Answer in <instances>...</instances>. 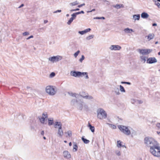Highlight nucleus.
I'll return each instance as SVG.
<instances>
[{"instance_id":"6","label":"nucleus","mask_w":160,"mask_h":160,"mask_svg":"<svg viewBox=\"0 0 160 160\" xmlns=\"http://www.w3.org/2000/svg\"><path fill=\"white\" fill-rule=\"evenodd\" d=\"M46 91L49 94L53 95L55 94L56 91L52 86H47L46 88Z\"/></svg>"},{"instance_id":"51","label":"nucleus","mask_w":160,"mask_h":160,"mask_svg":"<svg viewBox=\"0 0 160 160\" xmlns=\"http://www.w3.org/2000/svg\"><path fill=\"white\" fill-rule=\"evenodd\" d=\"M121 83L122 84L123 83H125V84H127L128 85H130L131 84L130 82H121Z\"/></svg>"},{"instance_id":"28","label":"nucleus","mask_w":160,"mask_h":160,"mask_svg":"<svg viewBox=\"0 0 160 160\" xmlns=\"http://www.w3.org/2000/svg\"><path fill=\"white\" fill-rule=\"evenodd\" d=\"M82 139L85 143L88 144L90 142L89 140L84 138L83 137H82Z\"/></svg>"},{"instance_id":"11","label":"nucleus","mask_w":160,"mask_h":160,"mask_svg":"<svg viewBox=\"0 0 160 160\" xmlns=\"http://www.w3.org/2000/svg\"><path fill=\"white\" fill-rule=\"evenodd\" d=\"M157 62V60L155 57H150L147 60V63L149 64L155 63Z\"/></svg>"},{"instance_id":"42","label":"nucleus","mask_w":160,"mask_h":160,"mask_svg":"<svg viewBox=\"0 0 160 160\" xmlns=\"http://www.w3.org/2000/svg\"><path fill=\"white\" fill-rule=\"evenodd\" d=\"M55 75V74L54 72H52L50 75V78H52L54 77Z\"/></svg>"},{"instance_id":"17","label":"nucleus","mask_w":160,"mask_h":160,"mask_svg":"<svg viewBox=\"0 0 160 160\" xmlns=\"http://www.w3.org/2000/svg\"><path fill=\"white\" fill-rule=\"evenodd\" d=\"M68 94L71 96L75 97L76 98H79V95L75 93H72L71 92H68Z\"/></svg>"},{"instance_id":"25","label":"nucleus","mask_w":160,"mask_h":160,"mask_svg":"<svg viewBox=\"0 0 160 160\" xmlns=\"http://www.w3.org/2000/svg\"><path fill=\"white\" fill-rule=\"evenodd\" d=\"M54 123L53 122V119L52 118H49L48 119V124L49 126L52 125Z\"/></svg>"},{"instance_id":"26","label":"nucleus","mask_w":160,"mask_h":160,"mask_svg":"<svg viewBox=\"0 0 160 160\" xmlns=\"http://www.w3.org/2000/svg\"><path fill=\"white\" fill-rule=\"evenodd\" d=\"M79 100H78L77 99H72L71 101V104L72 105H74L77 103L78 104Z\"/></svg>"},{"instance_id":"36","label":"nucleus","mask_w":160,"mask_h":160,"mask_svg":"<svg viewBox=\"0 0 160 160\" xmlns=\"http://www.w3.org/2000/svg\"><path fill=\"white\" fill-rule=\"evenodd\" d=\"M108 125H109L110 127L113 129H115L116 128V127L115 125L109 123H108Z\"/></svg>"},{"instance_id":"30","label":"nucleus","mask_w":160,"mask_h":160,"mask_svg":"<svg viewBox=\"0 0 160 160\" xmlns=\"http://www.w3.org/2000/svg\"><path fill=\"white\" fill-rule=\"evenodd\" d=\"M78 147L76 144L73 145V152H76L78 150Z\"/></svg>"},{"instance_id":"16","label":"nucleus","mask_w":160,"mask_h":160,"mask_svg":"<svg viewBox=\"0 0 160 160\" xmlns=\"http://www.w3.org/2000/svg\"><path fill=\"white\" fill-rule=\"evenodd\" d=\"M54 127L55 128L61 129L62 128V125L60 122H55L54 123Z\"/></svg>"},{"instance_id":"43","label":"nucleus","mask_w":160,"mask_h":160,"mask_svg":"<svg viewBox=\"0 0 160 160\" xmlns=\"http://www.w3.org/2000/svg\"><path fill=\"white\" fill-rule=\"evenodd\" d=\"M76 15L75 13H74L71 15L72 17L74 19H75L76 17Z\"/></svg>"},{"instance_id":"58","label":"nucleus","mask_w":160,"mask_h":160,"mask_svg":"<svg viewBox=\"0 0 160 160\" xmlns=\"http://www.w3.org/2000/svg\"><path fill=\"white\" fill-rule=\"evenodd\" d=\"M75 13L76 14V15H78L79 14H80V12H76V13Z\"/></svg>"},{"instance_id":"34","label":"nucleus","mask_w":160,"mask_h":160,"mask_svg":"<svg viewBox=\"0 0 160 160\" xmlns=\"http://www.w3.org/2000/svg\"><path fill=\"white\" fill-rule=\"evenodd\" d=\"M94 36V35H89V36L87 37L86 38V39L87 40H89L92 39V38H93Z\"/></svg>"},{"instance_id":"38","label":"nucleus","mask_w":160,"mask_h":160,"mask_svg":"<svg viewBox=\"0 0 160 160\" xmlns=\"http://www.w3.org/2000/svg\"><path fill=\"white\" fill-rule=\"evenodd\" d=\"M102 2L104 3V4H106L107 5H109L110 4L109 1H107V0H102Z\"/></svg>"},{"instance_id":"49","label":"nucleus","mask_w":160,"mask_h":160,"mask_svg":"<svg viewBox=\"0 0 160 160\" xmlns=\"http://www.w3.org/2000/svg\"><path fill=\"white\" fill-rule=\"evenodd\" d=\"M136 102L139 104H142L143 102L141 100H137Z\"/></svg>"},{"instance_id":"50","label":"nucleus","mask_w":160,"mask_h":160,"mask_svg":"<svg viewBox=\"0 0 160 160\" xmlns=\"http://www.w3.org/2000/svg\"><path fill=\"white\" fill-rule=\"evenodd\" d=\"M115 92L117 95H119L120 94L118 89H117V90L115 91Z\"/></svg>"},{"instance_id":"13","label":"nucleus","mask_w":160,"mask_h":160,"mask_svg":"<svg viewBox=\"0 0 160 160\" xmlns=\"http://www.w3.org/2000/svg\"><path fill=\"white\" fill-rule=\"evenodd\" d=\"M85 103L82 100H80L77 104V108L78 109L80 110H83V107L82 106H83V104Z\"/></svg>"},{"instance_id":"40","label":"nucleus","mask_w":160,"mask_h":160,"mask_svg":"<svg viewBox=\"0 0 160 160\" xmlns=\"http://www.w3.org/2000/svg\"><path fill=\"white\" fill-rule=\"evenodd\" d=\"M84 58L85 57L83 55H82L81 58L79 59V61L80 62H82Z\"/></svg>"},{"instance_id":"15","label":"nucleus","mask_w":160,"mask_h":160,"mask_svg":"<svg viewBox=\"0 0 160 160\" xmlns=\"http://www.w3.org/2000/svg\"><path fill=\"white\" fill-rule=\"evenodd\" d=\"M154 36V34L153 33H152L149 34L148 35L146 36L145 38L148 41H149L151 39H153Z\"/></svg>"},{"instance_id":"39","label":"nucleus","mask_w":160,"mask_h":160,"mask_svg":"<svg viewBox=\"0 0 160 160\" xmlns=\"http://www.w3.org/2000/svg\"><path fill=\"white\" fill-rule=\"evenodd\" d=\"M94 19H105V18L104 17H97L94 18Z\"/></svg>"},{"instance_id":"8","label":"nucleus","mask_w":160,"mask_h":160,"mask_svg":"<svg viewBox=\"0 0 160 160\" xmlns=\"http://www.w3.org/2000/svg\"><path fill=\"white\" fill-rule=\"evenodd\" d=\"M62 56L58 55L56 56L50 57L48 59L49 61L53 63L59 61L62 59Z\"/></svg>"},{"instance_id":"56","label":"nucleus","mask_w":160,"mask_h":160,"mask_svg":"<svg viewBox=\"0 0 160 160\" xmlns=\"http://www.w3.org/2000/svg\"><path fill=\"white\" fill-rule=\"evenodd\" d=\"M24 6V4H22L20 6L18 7V8H20L21 7H23Z\"/></svg>"},{"instance_id":"55","label":"nucleus","mask_w":160,"mask_h":160,"mask_svg":"<svg viewBox=\"0 0 160 160\" xmlns=\"http://www.w3.org/2000/svg\"><path fill=\"white\" fill-rule=\"evenodd\" d=\"M156 126L158 128H160V123H158L157 124Z\"/></svg>"},{"instance_id":"5","label":"nucleus","mask_w":160,"mask_h":160,"mask_svg":"<svg viewBox=\"0 0 160 160\" xmlns=\"http://www.w3.org/2000/svg\"><path fill=\"white\" fill-rule=\"evenodd\" d=\"M118 128L120 130L127 135H129L131 133V131L128 127L123 125H119L118 126Z\"/></svg>"},{"instance_id":"48","label":"nucleus","mask_w":160,"mask_h":160,"mask_svg":"<svg viewBox=\"0 0 160 160\" xmlns=\"http://www.w3.org/2000/svg\"><path fill=\"white\" fill-rule=\"evenodd\" d=\"M78 32L81 35H83V34H85L84 30L82 31H79Z\"/></svg>"},{"instance_id":"27","label":"nucleus","mask_w":160,"mask_h":160,"mask_svg":"<svg viewBox=\"0 0 160 160\" xmlns=\"http://www.w3.org/2000/svg\"><path fill=\"white\" fill-rule=\"evenodd\" d=\"M83 109L86 111H88L89 109L88 105L85 103L83 104Z\"/></svg>"},{"instance_id":"47","label":"nucleus","mask_w":160,"mask_h":160,"mask_svg":"<svg viewBox=\"0 0 160 160\" xmlns=\"http://www.w3.org/2000/svg\"><path fill=\"white\" fill-rule=\"evenodd\" d=\"M116 154L118 156H119L120 155H121V153H120V152L119 151H116Z\"/></svg>"},{"instance_id":"52","label":"nucleus","mask_w":160,"mask_h":160,"mask_svg":"<svg viewBox=\"0 0 160 160\" xmlns=\"http://www.w3.org/2000/svg\"><path fill=\"white\" fill-rule=\"evenodd\" d=\"M85 5V3H84L82 4H81L78 5V8H80L83 6H84Z\"/></svg>"},{"instance_id":"57","label":"nucleus","mask_w":160,"mask_h":160,"mask_svg":"<svg viewBox=\"0 0 160 160\" xmlns=\"http://www.w3.org/2000/svg\"><path fill=\"white\" fill-rule=\"evenodd\" d=\"M44 134V132L43 131H42L41 132V134L43 135Z\"/></svg>"},{"instance_id":"41","label":"nucleus","mask_w":160,"mask_h":160,"mask_svg":"<svg viewBox=\"0 0 160 160\" xmlns=\"http://www.w3.org/2000/svg\"><path fill=\"white\" fill-rule=\"evenodd\" d=\"M67 133L68 134V136H69V137H70L72 135V132L71 131H68L67 132Z\"/></svg>"},{"instance_id":"10","label":"nucleus","mask_w":160,"mask_h":160,"mask_svg":"<svg viewBox=\"0 0 160 160\" xmlns=\"http://www.w3.org/2000/svg\"><path fill=\"white\" fill-rule=\"evenodd\" d=\"M48 118V115L46 112H44L42 115V116L39 118V119L40 122L42 123H44L46 120H47Z\"/></svg>"},{"instance_id":"19","label":"nucleus","mask_w":160,"mask_h":160,"mask_svg":"<svg viewBox=\"0 0 160 160\" xmlns=\"http://www.w3.org/2000/svg\"><path fill=\"white\" fill-rule=\"evenodd\" d=\"M140 60L141 62H143V63H145L146 61V59L147 58L144 55H141L140 56Z\"/></svg>"},{"instance_id":"31","label":"nucleus","mask_w":160,"mask_h":160,"mask_svg":"<svg viewBox=\"0 0 160 160\" xmlns=\"http://www.w3.org/2000/svg\"><path fill=\"white\" fill-rule=\"evenodd\" d=\"M155 5H157L159 8H160V3L156 0H153Z\"/></svg>"},{"instance_id":"18","label":"nucleus","mask_w":160,"mask_h":160,"mask_svg":"<svg viewBox=\"0 0 160 160\" xmlns=\"http://www.w3.org/2000/svg\"><path fill=\"white\" fill-rule=\"evenodd\" d=\"M112 7L117 9H118L121 8H124V6L122 4H117L113 5Z\"/></svg>"},{"instance_id":"12","label":"nucleus","mask_w":160,"mask_h":160,"mask_svg":"<svg viewBox=\"0 0 160 160\" xmlns=\"http://www.w3.org/2000/svg\"><path fill=\"white\" fill-rule=\"evenodd\" d=\"M121 48V46L118 45H112L109 48V49L111 50H119Z\"/></svg>"},{"instance_id":"45","label":"nucleus","mask_w":160,"mask_h":160,"mask_svg":"<svg viewBox=\"0 0 160 160\" xmlns=\"http://www.w3.org/2000/svg\"><path fill=\"white\" fill-rule=\"evenodd\" d=\"M91 30V29L90 28H88V29H85L84 31V32H85V33H86L87 32H90Z\"/></svg>"},{"instance_id":"35","label":"nucleus","mask_w":160,"mask_h":160,"mask_svg":"<svg viewBox=\"0 0 160 160\" xmlns=\"http://www.w3.org/2000/svg\"><path fill=\"white\" fill-rule=\"evenodd\" d=\"M117 147L118 148H120L122 147V145L121 144V142L120 140L118 141H117Z\"/></svg>"},{"instance_id":"44","label":"nucleus","mask_w":160,"mask_h":160,"mask_svg":"<svg viewBox=\"0 0 160 160\" xmlns=\"http://www.w3.org/2000/svg\"><path fill=\"white\" fill-rule=\"evenodd\" d=\"M91 30V29L90 28H88V29H85L84 31V32H85V33H86L87 32H90Z\"/></svg>"},{"instance_id":"32","label":"nucleus","mask_w":160,"mask_h":160,"mask_svg":"<svg viewBox=\"0 0 160 160\" xmlns=\"http://www.w3.org/2000/svg\"><path fill=\"white\" fill-rule=\"evenodd\" d=\"M120 90L122 92H125V90L123 87L121 85H120Z\"/></svg>"},{"instance_id":"63","label":"nucleus","mask_w":160,"mask_h":160,"mask_svg":"<svg viewBox=\"0 0 160 160\" xmlns=\"http://www.w3.org/2000/svg\"><path fill=\"white\" fill-rule=\"evenodd\" d=\"M69 146H71L72 145V143L71 142H69Z\"/></svg>"},{"instance_id":"62","label":"nucleus","mask_w":160,"mask_h":160,"mask_svg":"<svg viewBox=\"0 0 160 160\" xmlns=\"http://www.w3.org/2000/svg\"><path fill=\"white\" fill-rule=\"evenodd\" d=\"M79 8H77L75 9V11H79Z\"/></svg>"},{"instance_id":"22","label":"nucleus","mask_w":160,"mask_h":160,"mask_svg":"<svg viewBox=\"0 0 160 160\" xmlns=\"http://www.w3.org/2000/svg\"><path fill=\"white\" fill-rule=\"evenodd\" d=\"M140 18V15L139 14H135L133 16V19L136 21L139 20Z\"/></svg>"},{"instance_id":"54","label":"nucleus","mask_w":160,"mask_h":160,"mask_svg":"<svg viewBox=\"0 0 160 160\" xmlns=\"http://www.w3.org/2000/svg\"><path fill=\"white\" fill-rule=\"evenodd\" d=\"M33 37V36L32 35H31L30 36H29V37H28V38H27V40H28L31 38H32Z\"/></svg>"},{"instance_id":"53","label":"nucleus","mask_w":160,"mask_h":160,"mask_svg":"<svg viewBox=\"0 0 160 160\" xmlns=\"http://www.w3.org/2000/svg\"><path fill=\"white\" fill-rule=\"evenodd\" d=\"M61 12V10H57V11H55L53 12V13H58V12Z\"/></svg>"},{"instance_id":"24","label":"nucleus","mask_w":160,"mask_h":160,"mask_svg":"<svg viewBox=\"0 0 160 160\" xmlns=\"http://www.w3.org/2000/svg\"><path fill=\"white\" fill-rule=\"evenodd\" d=\"M88 127L90 129L92 132H94V126H92L89 122H88Z\"/></svg>"},{"instance_id":"1","label":"nucleus","mask_w":160,"mask_h":160,"mask_svg":"<svg viewBox=\"0 0 160 160\" xmlns=\"http://www.w3.org/2000/svg\"><path fill=\"white\" fill-rule=\"evenodd\" d=\"M144 141L146 145L150 148H152L159 144L156 141L151 137L145 138Z\"/></svg>"},{"instance_id":"3","label":"nucleus","mask_w":160,"mask_h":160,"mask_svg":"<svg viewBox=\"0 0 160 160\" xmlns=\"http://www.w3.org/2000/svg\"><path fill=\"white\" fill-rule=\"evenodd\" d=\"M70 74L71 76L76 77H82L84 75H86L85 78L86 79L89 78V77L88 75V73L87 72H82L79 71H71Z\"/></svg>"},{"instance_id":"60","label":"nucleus","mask_w":160,"mask_h":160,"mask_svg":"<svg viewBox=\"0 0 160 160\" xmlns=\"http://www.w3.org/2000/svg\"><path fill=\"white\" fill-rule=\"evenodd\" d=\"M152 25L153 26H156L157 25V24L156 23H154L152 24Z\"/></svg>"},{"instance_id":"9","label":"nucleus","mask_w":160,"mask_h":160,"mask_svg":"<svg viewBox=\"0 0 160 160\" xmlns=\"http://www.w3.org/2000/svg\"><path fill=\"white\" fill-rule=\"evenodd\" d=\"M79 96H81L83 98L87 99H92L93 98L92 97L88 95L87 93H86L85 92H82L80 93Z\"/></svg>"},{"instance_id":"29","label":"nucleus","mask_w":160,"mask_h":160,"mask_svg":"<svg viewBox=\"0 0 160 160\" xmlns=\"http://www.w3.org/2000/svg\"><path fill=\"white\" fill-rule=\"evenodd\" d=\"M78 4V2L77 1L74 2H73L70 3H69V5L71 6H75L77 5Z\"/></svg>"},{"instance_id":"37","label":"nucleus","mask_w":160,"mask_h":160,"mask_svg":"<svg viewBox=\"0 0 160 160\" xmlns=\"http://www.w3.org/2000/svg\"><path fill=\"white\" fill-rule=\"evenodd\" d=\"M80 51L79 50H78L74 54V57L76 58L77 56L78 55L79 53H80Z\"/></svg>"},{"instance_id":"2","label":"nucleus","mask_w":160,"mask_h":160,"mask_svg":"<svg viewBox=\"0 0 160 160\" xmlns=\"http://www.w3.org/2000/svg\"><path fill=\"white\" fill-rule=\"evenodd\" d=\"M150 152L154 156L160 157V147L159 145L152 148H150Z\"/></svg>"},{"instance_id":"14","label":"nucleus","mask_w":160,"mask_h":160,"mask_svg":"<svg viewBox=\"0 0 160 160\" xmlns=\"http://www.w3.org/2000/svg\"><path fill=\"white\" fill-rule=\"evenodd\" d=\"M63 155L64 157L67 159H69L71 158V155L68 151H63Z\"/></svg>"},{"instance_id":"46","label":"nucleus","mask_w":160,"mask_h":160,"mask_svg":"<svg viewBox=\"0 0 160 160\" xmlns=\"http://www.w3.org/2000/svg\"><path fill=\"white\" fill-rule=\"evenodd\" d=\"M29 32H25L22 33V35L23 36H26L27 35H29Z\"/></svg>"},{"instance_id":"64","label":"nucleus","mask_w":160,"mask_h":160,"mask_svg":"<svg viewBox=\"0 0 160 160\" xmlns=\"http://www.w3.org/2000/svg\"><path fill=\"white\" fill-rule=\"evenodd\" d=\"M70 11L71 12L74 11H75V9H72V10H70Z\"/></svg>"},{"instance_id":"21","label":"nucleus","mask_w":160,"mask_h":160,"mask_svg":"<svg viewBox=\"0 0 160 160\" xmlns=\"http://www.w3.org/2000/svg\"><path fill=\"white\" fill-rule=\"evenodd\" d=\"M124 31L126 33H131L132 32H134L132 29H130L128 28H127L124 29Z\"/></svg>"},{"instance_id":"59","label":"nucleus","mask_w":160,"mask_h":160,"mask_svg":"<svg viewBox=\"0 0 160 160\" xmlns=\"http://www.w3.org/2000/svg\"><path fill=\"white\" fill-rule=\"evenodd\" d=\"M48 22V21L47 20H45L44 21V23H46Z\"/></svg>"},{"instance_id":"4","label":"nucleus","mask_w":160,"mask_h":160,"mask_svg":"<svg viewBox=\"0 0 160 160\" xmlns=\"http://www.w3.org/2000/svg\"><path fill=\"white\" fill-rule=\"evenodd\" d=\"M98 118L100 119H105L107 117V114L106 111L101 108H98L97 111Z\"/></svg>"},{"instance_id":"7","label":"nucleus","mask_w":160,"mask_h":160,"mask_svg":"<svg viewBox=\"0 0 160 160\" xmlns=\"http://www.w3.org/2000/svg\"><path fill=\"white\" fill-rule=\"evenodd\" d=\"M139 53L142 55H148L152 51V49H139L138 50Z\"/></svg>"},{"instance_id":"61","label":"nucleus","mask_w":160,"mask_h":160,"mask_svg":"<svg viewBox=\"0 0 160 160\" xmlns=\"http://www.w3.org/2000/svg\"><path fill=\"white\" fill-rule=\"evenodd\" d=\"M80 14L82 13L84 14V12L83 11H81L80 12Z\"/></svg>"},{"instance_id":"23","label":"nucleus","mask_w":160,"mask_h":160,"mask_svg":"<svg viewBox=\"0 0 160 160\" xmlns=\"http://www.w3.org/2000/svg\"><path fill=\"white\" fill-rule=\"evenodd\" d=\"M58 133L59 135V137H62V136L63 134V132L62 129V128L61 129H58Z\"/></svg>"},{"instance_id":"20","label":"nucleus","mask_w":160,"mask_h":160,"mask_svg":"<svg viewBox=\"0 0 160 160\" xmlns=\"http://www.w3.org/2000/svg\"><path fill=\"white\" fill-rule=\"evenodd\" d=\"M149 16V15L147 13L145 12H142L141 14V17L143 18H147Z\"/></svg>"},{"instance_id":"33","label":"nucleus","mask_w":160,"mask_h":160,"mask_svg":"<svg viewBox=\"0 0 160 160\" xmlns=\"http://www.w3.org/2000/svg\"><path fill=\"white\" fill-rule=\"evenodd\" d=\"M74 20L72 17H71L70 19L67 22V23L68 25H70L71 23Z\"/></svg>"}]
</instances>
